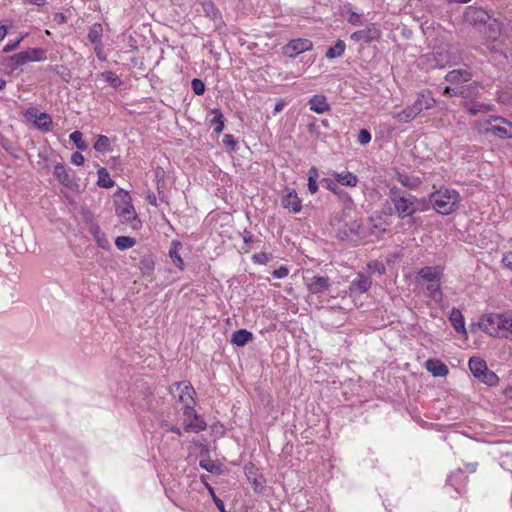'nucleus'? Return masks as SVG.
<instances>
[{
    "instance_id": "1",
    "label": "nucleus",
    "mask_w": 512,
    "mask_h": 512,
    "mask_svg": "<svg viewBox=\"0 0 512 512\" xmlns=\"http://www.w3.org/2000/svg\"><path fill=\"white\" fill-rule=\"evenodd\" d=\"M388 200L392 204L389 215H396L399 219L412 217L418 212V198L411 193L392 185L388 187Z\"/></svg>"
},
{
    "instance_id": "2",
    "label": "nucleus",
    "mask_w": 512,
    "mask_h": 512,
    "mask_svg": "<svg viewBox=\"0 0 512 512\" xmlns=\"http://www.w3.org/2000/svg\"><path fill=\"white\" fill-rule=\"evenodd\" d=\"M432 208L441 215H449L456 211L460 203V195L455 189L440 188L429 194Z\"/></svg>"
},
{
    "instance_id": "3",
    "label": "nucleus",
    "mask_w": 512,
    "mask_h": 512,
    "mask_svg": "<svg viewBox=\"0 0 512 512\" xmlns=\"http://www.w3.org/2000/svg\"><path fill=\"white\" fill-rule=\"evenodd\" d=\"M118 193H123L124 199L123 203L116 204V214L119 216L122 223L129 224L133 230H139L142 227V223L135 212L134 206L131 203V199L128 193L123 189H119Z\"/></svg>"
},
{
    "instance_id": "4",
    "label": "nucleus",
    "mask_w": 512,
    "mask_h": 512,
    "mask_svg": "<svg viewBox=\"0 0 512 512\" xmlns=\"http://www.w3.org/2000/svg\"><path fill=\"white\" fill-rule=\"evenodd\" d=\"M337 237L343 242H348L354 246L358 245L366 238L362 221L353 220L351 222L344 223L338 228Z\"/></svg>"
},
{
    "instance_id": "5",
    "label": "nucleus",
    "mask_w": 512,
    "mask_h": 512,
    "mask_svg": "<svg viewBox=\"0 0 512 512\" xmlns=\"http://www.w3.org/2000/svg\"><path fill=\"white\" fill-rule=\"evenodd\" d=\"M464 20L475 29L481 30L482 27L488 25V32H495L494 24L490 23L491 16L482 8L473 6L467 7L464 12Z\"/></svg>"
},
{
    "instance_id": "6",
    "label": "nucleus",
    "mask_w": 512,
    "mask_h": 512,
    "mask_svg": "<svg viewBox=\"0 0 512 512\" xmlns=\"http://www.w3.org/2000/svg\"><path fill=\"white\" fill-rule=\"evenodd\" d=\"M433 57L435 66L439 68L457 65L463 60L462 52L453 46L438 47L434 50Z\"/></svg>"
},
{
    "instance_id": "7",
    "label": "nucleus",
    "mask_w": 512,
    "mask_h": 512,
    "mask_svg": "<svg viewBox=\"0 0 512 512\" xmlns=\"http://www.w3.org/2000/svg\"><path fill=\"white\" fill-rule=\"evenodd\" d=\"M488 126L484 129L485 134L495 135L500 139L512 138V123L503 117H490L487 120Z\"/></svg>"
},
{
    "instance_id": "8",
    "label": "nucleus",
    "mask_w": 512,
    "mask_h": 512,
    "mask_svg": "<svg viewBox=\"0 0 512 512\" xmlns=\"http://www.w3.org/2000/svg\"><path fill=\"white\" fill-rule=\"evenodd\" d=\"M321 185L332 192L337 196L339 201L342 202L343 205V215H346L347 212H350L355 207L354 200L350 196L348 192L344 189L340 188L338 184L332 178H323L321 179Z\"/></svg>"
},
{
    "instance_id": "9",
    "label": "nucleus",
    "mask_w": 512,
    "mask_h": 512,
    "mask_svg": "<svg viewBox=\"0 0 512 512\" xmlns=\"http://www.w3.org/2000/svg\"><path fill=\"white\" fill-rule=\"evenodd\" d=\"M169 392L174 396L178 392V401L183 407L194 406L196 392L189 381L174 382L170 385Z\"/></svg>"
},
{
    "instance_id": "10",
    "label": "nucleus",
    "mask_w": 512,
    "mask_h": 512,
    "mask_svg": "<svg viewBox=\"0 0 512 512\" xmlns=\"http://www.w3.org/2000/svg\"><path fill=\"white\" fill-rule=\"evenodd\" d=\"M505 314L490 313L479 321V328L492 337H500Z\"/></svg>"
},
{
    "instance_id": "11",
    "label": "nucleus",
    "mask_w": 512,
    "mask_h": 512,
    "mask_svg": "<svg viewBox=\"0 0 512 512\" xmlns=\"http://www.w3.org/2000/svg\"><path fill=\"white\" fill-rule=\"evenodd\" d=\"M184 429L191 432H201L207 427L204 419L196 412L194 406L183 407Z\"/></svg>"
},
{
    "instance_id": "12",
    "label": "nucleus",
    "mask_w": 512,
    "mask_h": 512,
    "mask_svg": "<svg viewBox=\"0 0 512 512\" xmlns=\"http://www.w3.org/2000/svg\"><path fill=\"white\" fill-rule=\"evenodd\" d=\"M17 67L23 66L28 62H39L46 59L45 50L41 48H29L25 51L14 54L11 57Z\"/></svg>"
},
{
    "instance_id": "13",
    "label": "nucleus",
    "mask_w": 512,
    "mask_h": 512,
    "mask_svg": "<svg viewBox=\"0 0 512 512\" xmlns=\"http://www.w3.org/2000/svg\"><path fill=\"white\" fill-rule=\"evenodd\" d=\"M29 120H33L34 125L42 132H49L52 128V118L48 113H39L36 108H29L26 112Z\"/></svg>"
},
{
    "instance_id": "14",
    "label": "nucleus",
    "mask_w": 512,
    "mask_h": 512,
    "mask_svg": "<svg viewBox=\"0 0 512 512\" xmlns=\"http://www.w3.org/2000/svg\"><path fill=\"white\" fill-rule=\"evenodd\" d=\"M311 48L312 42L310 40L303 38L293 39L283 47V54L289 58H295Z\"/></svg>"
},
{
    "instance_id": "15",
    "label": "nucleus",
    "mask_w": 512,
    "mask_h": 512,
    "mask_svg": "<svg viewBox=\"0 0 512 512\" xmlns=\"http://www.w3.org/2000/svg\"><path fill=\"white\" fill-rule=\"evenodd\" d=\"M443 276L441 266H425L421 268L416 275L418 282L431 283L440 282Z\"/></svg>"
},
{
    "instance_id": "16",
    "label": "nucleus",
    "mask_w": 512,
    "mask_h": 512,
    "mask_svg": "<svg viewBox=\"0 0 512 512\" xmlns=\"http://www.w3.org/2000/svg\"><path fill=\"white\" fill-rule=\"evenodd\" d=\"M307 289L312 294H320L329 290L331 286L330 278L327 276L315 275L311 278H305Z\"/></svg>"
},
{
    "instance_id": "17",
    "label": "nucleus",
    "mask_w": 512,
    "mask_h": 512,
    "mask_svg": "<svg viewBox=\"0 0 512 512\" xmlns=\"http://www.w3.org/2000/svg\"><path fill=\"white\" fill-rule=\"evenodd\" d=\"M206 17L213 21L215 29H220L224 25L222 14L211 0H205L201 3Z\"/></svg>"
},
{
    "instance_id": "18",
    "label": "nucleus",
    "mask_w": 512,
    "mask_h": 512,
    "mask_svg": "<svg viewBox=\"0 0 512 512\" xmlns=\"http://www.w3.org/2000/svg\"><path fill=\"white\" fill-rule=\"evenodd\" d=\"M342 16L353 26H365L368 24L366 15L363 12L353 10L351 4L344 6Z\"/></svg>"
},
{
    "instance_id": "19",
    "label": "nucleus",
    "mask_w": 512,
    "mask_h": 512,
    "mask_svg": "<svg viewBox=\"0 0 512 512\" xmlns=\"http://www.w3.org/2000/svg\"><path fill=\"white\" fill-rule=\"evenodd\" d=\"M371 285V277L366 274L359 273L357 277L351 281L349 290L351 293L363 294L371 288Z\"/></svg>"
},
{
    "instance_id": "20",
    "label": "nucleus",
    "mask_w": 512,
    "mask_h": 512,
    "mask_svg": "<svg viewBox=\"0 0 512 512\" xmlns=\"http://www.w3.org/2000/svg\"><path fill=\"white\" fill-rule=\"evenodd\" d=\"M281 205L285 209H291L293 213H299L302 209L301 200L294 189H286Z\"/></svg>"
},
{
    "instance_id": "21",
    "label": "nucleus",
    "mask_w": 512,
    "mask_h": 512,
    "mask_svg": "<svg viewBox=\"0 0 512 512\" xmlns=\"http://www.w3.org/2000/svg\"><path fill=\"white\" fill-rule=\"evenodd\" d=\"M311 111L317 114H323L331 110V106L327 102V98L323 94H317L310 98L308 101Z\"/></svg>"
},
{
    "instance_id": "22",
    "label": "nucleus",
    "mask_w": 512,
    "mask_h": 512,
    "mask_svg": "<svg viewBox=\"0 0 512 512\" xmlns=\"http://www.w3.org/2000/svg\"><path fill=\"white\" fill-rule=\"evenodd\" d=\"M472 79V73L469 69H454L445 75V80L453 84L469 82Z\"/></svg>"
},
{
    "instance_id": "23",
    "label": "nucleus",
    "mask_w": 512,
    "mask_h": 512,
    "mask_svg": "<svg viewBox=\"0 0 512 512\" xmlns=\"http://www.w3.org/2000/svg\"><path fill=\"white\" fill-rule=\"evenodd\" d=\"M395 179L409 190H416L422 184V180L418 176L409 175L405 172H396Z\"/></svg>"
},
{
    "instance_id": "24",
    "label": "nucleus",
    "mask_w": 512,
    "mask_h": 512,
    "mask_svg": "<svg viewBox=\"0 0 512 512\" xmlns=\"http://www.w3.org/2000/svg\"><path fill=\"white\" fill-rule=\"evenodd\" d=\"M425 368L434 377H444L449 373L448 367L438 359H428L425 362Z\"/></svg>"
},
{
    "instance_id": "25",
    "label": "nucleus",
    "mask_w": 512,
    "mask_h": 512,
    "mask_svg": "<svg viewBox=\"0 0 512 512\" xmlns=\"http://www.w3.org/2000/svg\"><path fill=\"white\" fill-rule=\"evenodd\" d=\"M332 176H333V180L336 183H340L341 185H344V186L355 187L359 182L358 176L350 171H342V172L334 171L332 173Z\"/></svg>"
},
{
    "instance_id": "26",
    "label": "nucleus",
    "mask_w": 512,
    "mask_h": 512,
    "mask_svg": "<svg viewBox=\"0 0 512 512\" xmlns=\"http://www.w3.org/2000/svg\"><path fill=\"white\" fill-rule=\"evenodd\" d=\"M463 107L471 116H476L479 113H487L493 109L492 105L477 102L476 99L464 101Z\"/></svg>"
},
{
    "instance_id": "27",
    "label": "nucleus",
    "mask_w": 512,
    "mask_h": 512,
    "mask_svg": "<svg viewBox=\"0 0 512 512\" xmlns=\"http://www.w3.org/2000/svg\"><path fill=\"white\" fill-rule=\"evenodd\" d=\"M182 243L178 240H173L170 244V248H169V257L171 259V261L173 262V264L179 268L181 271L184 270L185 268V264H184V261L182 259V257L180 256L179 254V251L182 249Z\"/></svg>"
},
{
    "instance_id": "28",
    "label": "nucleus",
    "mask_w": 512,
    "mask_h": 512,
    "mask_svg": "<svg viewBox=\"0 0 512 512\" xmlns=\"http://www.w3.org/2000/svg\"><path fill=\"white\" fill-rule=\"evenodd\" d=\"M53 175L65 187L71 188L74 184L73 178L62 163L54 166Z\"/></svg>"
},
{
    "instance_id": "29",
    "label": "nucleus",
    "mask_w": 512,
    "mask_h": 512,
    "mask_svg": "<svg viewBox=\"0 0 512 512\" xmlns=\"http://www.w3.org/2000/svg\"><path fill=\"white\" fill-rule=\"evenodd\" d=\"M88 231L94 237L99 247L103 249L109 248V241L97 223L91 222Z\"/></svg>"
},
{
    "instance_id": "30",
    "label": "nucleus",
    "mask_w": 512,
    "mask_h": 512,
    "mask_svg": "<svg viewBox=\"0 0 512 512\" xmlns=\"http://www.w3.org/2000/svg\"><path fill=\"white\" fill-rule=\"evenodd\" d=\"M449 320L453 326V328L458 332L462 334H466V328H465V321L464 317L459 309L453 308Z\"/></svg>"
},
{
    "instance_id": "31",
    "label": "nucleus",
    "mask_w": 512,
    "mask_h": 512,
    "mask_svg": "<svg viewBox=\"0 0 512 512\" xmlns=\"http://www.w3.org/2000/svg\"><path fill=\"white\" fill-rule=\"evenodd\" d=\"M468 366L472 375L477 379L488 369L486 361L478 357H471Z\"/></svg>"
},
{
    "instance_id": "32",
    "label": "nucleus",
    "mask_w": 512,
    "mask_h": 512,
    "mask_svg": "<svg viewBox=\"0 0 512 512\" xmlns=\"http://www.w3.org/2000/svg\"><path fill=\"white\" fill-rule=\"evenodd\" d=\"M253 339V334L246 329H239L233 332L231 343L243 347Z\"/></svg>"
},
{
    "instance_id": "33",
    "label": "nucleus",
    "mask_w": 512,
    "mask_h": 512,
    "mask_svg": "<svg viewBox=\"0 0 512 512\" xmlns=\"http://www.w3.org/2000/svg\"><path fill=\"white\" fill-rule=\"evenodd\" d=\"M479 95L480 91L477 82L460 86V97L463 98L464 101L476 99Z\"/></svg>"
},
{
    "instance_id": "34",
    "label": "nucleus",
    "mask_w": 512,
    "mask_h": 512,
    "mask_svg": "<svg viewBox=\"0 0 512 512\" xmlns=\"http://www.w3.org/2000/svg\"><path fill=\"white\" fill-rule=\"evenodd\" d=\"M346 49V44L343 40L338 39L334 46H331L327 49L325 57L327 59H334L341 57Z\"/></svg>"
},
{
    "instance_id": "35",
    "label": "nucleus",
    "mask_w": 512,
    "mask_h": 512,
    "mask_svg": "<svg viewBox=\"0 0 512 512\" xmlns=\"http://www.w3.org/2000/svg\"><path fill=\"white\" fill-rule=\"evenodd\" d=\"M98 181L97 185L102 188H112L115 185L114 180L111 179L108 170L105 167H100L97 171Z\"/></svg>"
},
{
    "instance_id": "36",
    "label": "nucleus",
    "mask_w": 512,
    "mask_h": 512,
    "mask_svg": "<svg viewBox=\"0 0 512 512\" xmlns=\"http://www.w3.org/2000/svg\"><path fill=\"white\" fill-rule=\"evenodd\" d=\"M416 116L417 113L412 105L407 106L402 111L394 114V118L403 123L411 122Z\"/></svg>"
},
{
    "instance_id": "37",
    "label": "nucleus",
    "mask_w": 512,
    "mask_h": 512,
    "mask_svg": "<svg viewBox=\"0 0 512 512\" xmlns=\"http://www.w3.org/2000/svg\"><path fill=\"white\" fill-rule=\"evenodd\" d=\"M155 267V262L150 256L141 258L139 262V268L143 275L152 276Z\"/></svg>"
},
{
    "instance_id": "38",
    "label": "nucleus",
    "mask_w": 512,
    "mask_h": 512,
    "mask_svg": "<svg viewBox=\"0 0 512 512\" xmlns=\"http://www.w3.org/2000/svg\"><path fill=\"white\" fill-rule=\"evenodd\" d=\"M214 117L211 120V125L213 126L214 131L219 134L224 130V116L219 109H213L212 111Z\"/></svg>"
},
{
    "instance_id": "39",
    "label": "nucleus",
    "mask_w": 512,
    "mask_h": 512,
    "mask_svg": "<svg viewBox=\"0 0 512 512\" xmlns=\"http://www.w3.org/2000/svg\"><path fill=\"white\" fill-rule=\"evenodd\" d=\"M90 41L95 45V53L100 61L106 60V55L101 47V36L102 34H88Z\"/></svg>"
},
{
    "instance_id": "40",
    "label": "nucleus",
    "mask_w": 512,
    "mask_h": 512,
    "mask_svg": "<svg viewBox=\"0 0 512 512\" xmlns=\"http://www.w3.org/2000/svg\"><path fill=\"white\" fill-rule=\"evenodd\" d=\"M479 381L486 384L487 386L494 387L499 383V377L492 370L487 369L481 376Z\"/></svg>"
},
{
    "instance_id": "41",
    "label": "nucleus",
    "mask_w": 512,
    "mask_h": 512,
    "mask_svg": "<svg viewBox=\"0 0 512 512\" xmlns=\"http://www.w3.org/2000/svg\"><path fill=\"white\" fill-rule=\"evenodd\" d=\"M418 98L424 105L425 110L431 109L437 105L436 99L432 96V93L428 90L422 91Z\"/></svg>"
},
{
    "instance_id": "42",
    "label": "nucleus",
    "mask_w": 512,
    "mask_h": 512,
    "mask_svg": "<svg viewBox=\"0 0 512 512\" xmlns=\"http://www.w3.org/2000/svg\"><path fill=\"white\" fill-rule=\"evenodd\" d=\"M428 295L435 301H441L443 294L440 287V282L428 283L427 287Z\"/></svg>"
},
{
    "instance_id": "43",
    "label": "nucleus",
    "mask_w": 512,
    "mask_h": 512,
    "mask_svg": "<svg viewBox=\"0 0 512 512\" xmlns=\"http://www.w3.org/2000/svg\"><path fill=\"white\" fill-rule=\"evenodd\" d=\"M136 244V240L129 236H118L115 239V245L119 250H126L133 247Z\"/></svg>"
},
{
    "instance_id": "44",
    "label": "nucleus",
    "mask_w": 512,
    "mask_h": 512,
    "mask_svg": "<svg viewBox=\"0 0 512 512\" xmlns=\"http://www.w3.org/2000/svg\"><path fill=\"white\" fill-rule=\"evenodd\" d=\"M318 176V170L315 167H311L308 171V191L311 194H315L318 191V184L316 178Z\"/></svg>"
},
{
    "instance_id": "45",
    "label": "nucleus",
    "mask_w": 512,
    "mask_h": 512,
    "mask_svg": "<svg viewBox=\"0 0 512 512\" xmlns=\"http://www.w3.org/2000/svg\"><path fill=\"white\" fill-rule=\"evenodd\" d=\"M93 148L97 152H105L110 151V140L105 135H98L97 140L94 143Z\"/></svg>"
},
{
    "instance_id": "46",
    "label": "nucleus",
    "mask_w": 512,
    "mask_h": 512,
    "mask_svg": "<svg viewBox=\"0 0 512 512\" xmlns=\"http://www.w3.org/2000/svg\"><path fill=\"white\" fill-rule=\"evenodd\" d=\"M69 138L78 150L85 151L88 148L87 143L83 140V134L80 131L72 132Z\"/></svg>"
},
{
    "instance_id": "47",
    "label": "nucleus",
    "mask_w": 512,
    "mask_h": 512,
    "mask_svg": "<svg viewBox=\"0 0 512 512\" xmlns=\"http://www.w3.org/2000/svg\"><path fill=\"white\" fill-rule=\"evenodd\" d=\"M101 77L113 88H118L122 84L121 79L112 71L103 72Z\"/></svg>"
},
{
    "instance_id": "48",
    "label": "nucleus",
    "mask_w": 512,
    "mask_h": 512,
    "mask_svg": "<svg viewBox=\"0 0 512 512\" xmlns=\"http://www.w3.org/2000/svg\"><path fill=\"white\" fill-rule=\"evenodd\" d=\"M503 329L500 333V337L508 338V333L512 335V317L505 314Z\"/></svg>"
},
{
    "instance_id": "49",
    "label": "nucleus",
    "mask_w": 512,
    "mask_h": 512,
    "mask_svg": "<svg viewBox=\"0 0 512 512\" xmlns=\"http://www.w3.org/2000/svg\"><path fill=\"white\" fill-rule=\"evenodd\" d=\"M191 88L193 92L198 96L203 95L205 92V84L202 80L198 78H194L191 81Z\"/></svg>"
},
{
    "instance_id": "50",
    "label": "nucleus",
    "mask_w": 512,
    "mask_h": 512,
    "mask_svg": "<svg viewBox=\"0 0 512 512\" xmlns=\"http://www.w3.org/2000/svg\"><path fill=\"white\" fill-rule=\"evenodd\" d=\"M199 465L209 473H217L219 470L218 465L211 460H201Z\"/></svg>"
},
{
    "instance_id": "51",
    "label": "nucleus",
    "mask_w": 512,
    "mask_h": 512,
    "mask_svg": "<svg viewBox=\"0 0 512 512\" xmlns=\"http://www.w3.org/2000/svg\"><path fill=\"white\" fill-rule=\"evenodd\" d=\"M379 34H351V38L355 41L372 42L378 39Z\"/></svg>"
},
{
    "instance_id": "52",
    "label": "nucleus",
    "mask_w": 512,
    "mask_h": 512,
    "mask_svg": "<svg viewBox=\"0 0 512 512\" xmlns=\"http://www.w3.org/2000/svg\"><path fill=\"white\" fill-rule=\"evenodd\" d=\"M357 141L361 145H367L371 141V133L367 129H361Z\"/></svg>"
},
{
    "instance_id": "53",
    "label": "nucleus",
    "mask_w": 512,
    "mask_h": 512,
    "mask_svg": "<svg viewBox=\"0 0 512 512\" xmlns=\"http://www.w3.org/2000/svg\"><path fill=\"white\" fill-rule=\"evenodd\" d=\"M154 174H155L157 189L160 190V188L164 185L165 171L163 168L157 167L154 171Z\"/></svg>"
},
{
    "instance_id": "54",
    "label": "nucleus",
    "mask_w": 512,
    "mask_h": 512,
    "mask_svg": "<svg viewBox=\"0 0 512 512\" xmlns=\"http://www.w3.org/2000/svg\"><path fill=\"white\" fill-rule=\"evenodd\" d=\"M252 259L255 263L263 265V264H266L270 258L268 256V254H266L264 252H260V253L254 254Z\"/></svg>"
},
{
    "instance_id": "55",
    "label": "nucleus",
    "mask_w": 512,
    "mask_h": 512,
    "mask_svg": "<svg viewBox=\"0 0 512 512\" xmlns=\"http://www.w3.org/2000/svg\"><path fill=\"white\" fill-rule=\"evenodd\" d=\"M288 274H289V269L286 266H280L278 269H275L272 272V275L278 279L285 278L288 276Z\"/></svg>"
},
{
    "instance_id": "56",
    "label": "nucleus",
    "mask_w": 512,
    "mask_h": 512,
    "mask_svg": "<svg viewBox=\"0 0 512 512\" xmlns=\"http://www.w3.org/2000/svg\"><path fill=\"white\" fill-rule=\"evenodd\" d=\"M443 95H445L447 97H454V96L460 97V87L452 88L450 86H446L443 89Z\"/></svg>"
},
{
    "instance_id": "57",
    "label": "nucleus",
    "mask_w": 512,
    "mask_h": 512,
    "mask_svg": "<svg viewBox=\"0 0 512 512\" xmlns=\"http://www.w3.org/2000/svg\"><path fill=\"white\" fill-rule=\"evenodd\" d=\"M431 206L430 199L422 198L418 199V212H425L427 211Z\"/></svg>"
},
{
    "instance_id": "58",
    "label": "nucleus",
    "mask_w": 512,
    "mask_h": 512,
    "mask_svg": "<svg viewBox=\"0 0 512 512\" xmlns=\"http://www.w3.org/2000/svg\"><path fill=\"white\" fill-rule=\"evenodd\" d=\"M85 158L80 152H74L71 156V162L74 165L80 166L84 163Z\"/></svg>"
},
{
    "instance_id": "59",
    "label": "nucleus",
    "mask_w": 512,
    "mask_h": 512,
    "mask_svg": "<svg viewBox=\"0 0 512 512\" xmlns=\"http://www.w3.org/2000/svg\"><path fill=\"white\" fill-rule=\"evenodd\" d=\"M23 39V36L20 37L19 39L15 40V41H10L4 48H3V52L7 53V52H10V51H13L15 50L19 43L22 41Z\"/></svg>"
},
{
    "instance_id": "60",
    "label": "nucleus",
    "mask_w": 512,
    "mask_h": 512,
    "mask_svg": "<svg viewBox=\"0 0 512 512\" xmlns=\"http://www.w3.org/2000/svg\"><path fill=\"white\" fill-rule=\"evenodd\" d=\"M223 143L227 146H230L232 149H235L236 140L233 135L225 134L223 137Z\"/></svg>"
},
{
    "instance_id": "61",
    "label": "nucleus",
    "mask_w": 512,
    "mask_h": 512,
    "mask_svg": "<svg viewBox=\"0 0 512 512\" xmlns=\"http://www.w3.org/2000/svg\"><path fill=\"white\" fill-rule=\"evenodd\" d=\"M502 263L505 267L512 270V252L505 254L502 258Z\"/></svg>"
},
{
    "instance_id": "62",
    "label": "nucleus",
    "mask_w": 512,
    "mask_h": 512,
    "mask_svg": "<svg viewBox=\"0 0 512 512\" xmlns=\"http://www.w3.org/2000/svg\"><path fill=\"white\" fill-rule=\"evenodd\" d=\"M413 108L415 109V112L417 115H419L423 110H425L424 105L422 104L421 100L417 97L415 102L412 104Z\"/></svg>"
},
{
    "instance_id": "63",
    "label": "nucleus",
    "mask_w": 512,
    "mask_h": 512,
    "mask_svg": "<svg viewBox=\"0 0 512 512\" xmlns=\"http://www.w3.org/2000/svg\"><path fill=\"white\" fill-rule=\"evenodd\" d=\"M285 105L286 102L282 99H279L274 106V114L281 112L284 109Z\"/></svg>"
},
{
    "instance_id": "64",
    "label": "nucleus",
    "mask_w": 512,
    "mask_h": 512,
    "mask_svg": "<svg viewBox=\"0 0 512 512\" xmlns=\"http://www.w3.org/2000/svg\"><path fill=\"white\" fill-rule=\"evenodd\" d=\"M162 427H164L166 431L173 432L179 436L181 435V430L177 426H170L168 423H165L162 425Z\"/></svg>"
}]
</instances>
